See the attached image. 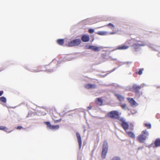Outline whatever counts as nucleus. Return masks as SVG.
I'll use <instances>...</instances> for the list:
<instances>
[{"mask_svg":"<svg viewBox=\"0 0 160 160\" xmlns=\"http://www.w3.org/2000/svg\"><path fill=\"white\" fill-rule=\"evenodd\" d=\"M108 144L107 141L103 142L102 152V157L103 159L105 158L108 150Z\"/></svg>","mask_w":160,"mask_h":160,"instance_id":"nucleus-1","label":"nucleus"},{"mask_svg":"<svg viewBox=\"0 0 160 160\" xmlns=\"http://www.w3.org/2000/svg\"><path fill=\"white\" fill-rule=\"evenodd\" d=\"M108 116L113 119H116L120 120V117L119 116L118 112L117 111H112L109 112L108 114Z\"/></svg>","mask_w":160,"mask_h":160,"instance_id":"nucleus-2","label":"nucleus"},{"mask_svg":"<svg viewBox=\"0 0 160 160\" xmlns=\"http://www.w3.org/2000/svg\"><path fill=\"white\" fill-rule=\"evenodd\" d=\"M146 45V43L142 42L141 43L135 42L133 44L132 46L136 51H138L141 50V47H144Z\"/></svg>","mask_w":160,"mask_h":160,"instance_id":"nucleus-3","label":"nucleus"},{"mask_svg":"<svg viewBox=\"0 0 160 160\" xmlns=\"http://www.w3.org/2000/svg\"><path fill=\"white\" fill-rule=\"evenodd\" d=\"M85 49H91L95 52H98L100 51L101 48L100 47L96 46L87 45L85 46Z\"/></svg>","mask_w":160,"mask_h":160,"instance_id":"nucleus-4","label":"nucleus"},{"mask_svg":"<svg viewBox=\"0 0 160 160\" xmlns=\"http://www.w3.org/2000/svg\"><path fill=\"white\" fill-rule=\"evenodd\" d=\"M141 85L140 86L137 85L136 84H134L132 86V88L134 90V92L135 95L140 96L141 94L140 93V92L139 91L140 90L141 88Z\"/></svg>","mask_w":160,"mask_h":160,"instance_id":"nucleus-5","label":"nucleus"},{"mask_svg":"<svg viewBox=\"0 0 160 160\" xmlns=\"http://www.w3.org/2000/svg\"><path fill=\"white\" fill-rule=\"evenodd\" d=\"M81 42V40L79 39H75L71 41L68 43V46L69 47H73L77 46L79 45Z\"/></svg>","mask_w":160,"mask_h":160,"instance_id":"nucleus-6","label":"nucleus"},{"mask_svg":"<svg viewBox=\"0 0 160 160\" xmlns=\"http://www.w3.org/2000/svg\"><path fill=\"white\" fill-rule=\"evenodd\" d=\"M119 120L122 122L121 124L122 127L125 130H127L128 128L129 125L128 123L126 122L125 119L121 117L120 118Z\"/></svg>","mask_w":160,"mask_h":160,"instance_id":"nucleus-7","label":"nucleus"},{"mask_svg":"<svg viewBox=\"0 0 160 160\" xmlns=\"http://www.w3.org/2000/svg\"><path fill=\"white\" fill-rule=\"evenodd\" d=\"M127 99L132 107H135L138 105V103L135 101L133 98H127Z\"/></svg>","mask_w":160,"mask_h":160,"instance_id":"nucleus-8","label":"nucleus"},{"mask_svg":"<svg viewBox=\"0 0 160 160\" xmlns=\"http://www.w3.org/2000/svg\"><path fill=\"white\" fill-rule=\"evenodd\" d=\"M76 135L78 143L79 148V149H80L81 148L82 144V142L81 141V137L79 133L78 132H77L76 133Z\"/></svg>","mask_w":160,"mask_h":160,"instance_id":"nucleus-9","label":"nucleus"},{"mask_svg":"<svg viewBox=\"0 0 160 160\" xmlns=\"http://www.w3.org/2000/svg\"><path fill=\"white\" fill-rule=\"evenodd\" d=\"M84 87L87 89H90L96 88V86L95 84L88 83L85 85H84Z\"/></svg>","mask_w":160,"mask_h":160,"instance_id":"nucleus-10","label":"nucleus"},{"mask_svg":"<svg viewBox=\"0 0 160 160\" xmlns=\"http://www.w3.org/2000/svg\"><path fill=\"white\" fill-rule=\"evenodd\" d=\"M146 139L145 137H144L143 134L142 133L138 136V140L140 142H144V141Z\"/></svg>","mask_w":160,"mask_h":160,"instance_id":"nucleus-11","label":"nucleus"},{"mask_svg":"<svg viewBox=\"0 0 160 160\" xmlns=\"http://www.w3.org/2000/svg\"><path fill=\"white\" fill-rule=\"evenodd\" d=\"M81 39L82 41L84 42H87L90 40L89 36L86 35H83L81 37Z\"/></svg>","mask_w":160,"mask_h":160,"instance_id":"nucleus-12","label":"nucleus"},{"mask_svg":"<svg viewBox=\"0 0 160 160\" xmlns=\"http://www.w3.org/2000/svg\"><path fill=\"white\" fill-rule=\"evenodd\" d=\"M114 95L120 102L123 101L124 100V98L122 95L116 93H114Z\"/></svg>","mask_w":160,"mask_h":160,"instance_id":"nucleus-13","label":"nucleus"},{"mask_svg":"<svg viewBox=\"0 0 160 160\" xmlns=\"http://www.w3.org/2000/svg\"><path fill=\"white\" fill-rule=\"evenodd\" d=\"M155 147L156 148L160 146V138H157L154 142Z\"/></svg>","mask_w":160,"mask_h":160,"instance_id":"nucleus-14","label":"nucleus"},{"mask_svg":"<svg viewBox=\"0 0 160 160\" xmlns=\"http://www.w3.org/2000/svg\"><path fill=\"white\" fill-rule=\"evenodd\" d=\"M129 47L128 46L122 45L121 46H118L117 48V49L119 50H125L128 49Z\"/></svg>","mask_w":160,"mask_h":160,"instance_id":"nucleus-15","label":"nucleus"},{"mask_svg":"<svg viewBox=\"0 0 160 160\" xmlns=\"http://www.w3.org/2000/svg\"><path fill=\"white\" fill-rule=\"evenodd\" d=\"M142 134H143V136L145 137V138H147L148 136L149 135V133L147 130H145L142 131Z\"/></svg>","mask_w":160,"mask_h":160,"instance_id":"nucleus-16","label":"nucleus"},{"mask_svg":"<svg viewBox=\"0 0 160 160\" xmlns=\"http://www.w3.org/2000/svg\"><path fill=\"white\" fill-rule=\"evenodd\" d=\"M119 105L122 108L124 109V110H126L128 109V107L126 106V104L125 103L122 104L121 102L119 103Z\"/></svg>","mask_w":160,"mask_h":160,"instance_id":"nucleus-17","label":"nucleus"},{"mask_svg":"<svg viewBox=\"0 0 160 160\" xmlns=\"http://www.w3.org/2000/svg\"><path fill=\"white\" fill-rule=\"evenodd\" d=\"M108 32L107 31H98L97 32V34L100 35H107Z\"/></svg>","mask_w":160,"mask_h":160,"instance_id":"nucleus-18","label":"nucleus"},{"mask_svg":"<svg viewBox=\"0 0 160 160\" xmlns=\"http://www.w3.org/2000/svg\"><path fill=\"white\" fill-rule=\"evenodd\" d=\"M59 128V125H51V126L49 129H51V130H57V129H58Z\"/></svg>","mask_w":160,"mask_h":160,"instance_id":"nucleus-19","label":"nucleus"},{"mask_svg":"<svg viewBox=\"0 0 160 160\" xmlns=\"http://www.w3.org/2000/svg\"><path fill=\"white\" fill-rule=\"evenodd\" d=\"M57 42L59 45H62L64 44V41L63 39H59L57 40Z\"/></svg>","mask_w":160,"mask_h":160,"instance_id":"nucleus-20","label":"nucleus"},{"mask_svg":"<svg viewBox=\"0 0 160 160\" xmlns=\"http://www.w3.org/2000/svg\"><path fill=\"white\" fill-rule=\"evenodd\" d=\"M127 133L128 135L132 138H134L135 137V134H134L132 132H127Z\"/></svg>","mask_w":160,"mask_h":160,"instance_id":"nucleus-21","label":"nucleus"},{"mask_svg":"<svg viewBox=\"0 0 160 160\" xmlns=\"http://www.w3.org/2000/svg\"><path fill=\"white\" fill-rule=\"evenodd\" d=\"M98 104L100 105H101L103 103V100L100 98H98L97 99Z\"/></svg>","mask_w":160,"mask_h":160,"instance_id":"nucleus-22","label":"nucleus"},{"mask_svg":"<svg viewBox=\"0 0 160 160\" xmlns=\"http://www.w3.org/2000/svg\"><path fill=\"white\" fill-rule=\"evenodd\" d=\"M0 130H3L5 132H7L8 129L5 126H0Z\"/></svg>","mask_w":160,"mask_h":160,"instance_id":"nucleus-23","label":"nucleus"},{"mask_svg":"<svg viewBox=\"0 0 160 160\" xmlns=\"http://www.w3.org/2000/svg\"><path fill=\"white\" fill-rule=\"evenodd\" d=\"M107 26H108L109 28H110L112 29H113L114 28V26L112 23H110L107 25Z\"/></svg>","mask_w":160,"mask_h":160,"instance_id":"nucleus-24","label":"nucleus"},{"mask_svg":"<svg viewBox=\"0 0 160 160\" xmlns=\"http://www.w3.org/2000/svg\"><path fill=\"white\" fill-rule=\"evenodd\" d=\"M0 100L4 103L6 102V98L3 96L2 97L0 98Z\"/></svg>","mask_w":160,"mask_h":160,"instance_id":"nucleus-25","label":"nucleus"},{"mask_svg":"<svg viewBox=\"0 0 160 160\" xmlns=\"http://www.w3.org/2000/svg\"><path fill=\"white\" fill-rule=\"evenodd\" d=\"M44 123L47 125V127L50 128L51 125V123L50 122L48 121L45 122H44Z\"/></svg>","mask_w":160,"mask_h":160,"instance_id":"nucleus-26","label":"nucleus"},{"mask_svg":"<svg viewBox=\"0 0 160 160\" xmlns=\"http://www.w3.org/2000/svg\"><path fill=\"white\" fill-rule=\"evenodd\" d=\"M145 126L148 129H150L151 128V125L150 123H145Z\"/></svg>","mask_w":160,"mask_h":160,"instance_id":"nucleus-27","label":"nucleus"},{"mask_svg":"<svg viewBox=\"0 0 160 160\" xmlns=\"http://www.w3.org/2000/svg\"><path fill=\"white\" fill-rule=\"evenodd\" d=\"M143 70V68L140 69L139 71L137 72V73L139 75H141L142 73V71Z\"/></svg>","mask_w":160,"mask_h":160,"instance_id":"nucleus-28","label":"nucleus"},{"mask_svg":"<svg viewBox=\"0 0 160 160\" xmlns=\"http://www.w3.org/2000/svg\"><path fill=\"white\" fill-rule=\"evenodd\" d=\"M111 160H121V159L119 157L116 156L113 157Z\"/></svg>","mask_w":160,"mask_h":160,"instance_id":"nucleus-29","label":"nucleus"},{"mask_svg":"<svg viewBox=\"0 0 160 160\" xmlns=\"http://www.w3.org/2000/svg\"><path fill=\"white\" fill-rule=\"evenodd\" d=\"M135 40L136 42L139 43V42H140V43H141V42H141V39L138 37L136 38L135 39Z\"/></svg>","mask_w":160,"mask_h":160,"instance_id":"nucleus-30","label":"nucleus"},{"mask_svg":"<svg viewBox=\"0 0 160 160\" xmlns=\"http://www.w3.org/2000/svg\"><path fill=\"white\" fill-rule=\"evenodd\" d=\"M94 31V29L92 28L89 29V32L90 33H93Z\"/></svg>","mask_w":160,"mask_h":160,"instance_id":"nucleus-31","label":"nucleus"},{"mask_svg":"<svg viewBox=\"0 0 160 160\" xmlns=\"http://www.w3.org/2000/svg\"><path fill=\"white\" fill-rule=\"evenodd\" d=\"M23 128L22 127V126H18L17 127L16 129H17L20 130V129H22Z\"/></svg>","mask_w":160,"mask_h":160,"instance_id":"nucleus-32","label":"nucleus"},{"mask_svg":"<svg viewBox=\"0 0 160 160\" xmlns=\"http://www.w3.org/2000/svg\"><path fill=\"white\" fill-rule=\"evenodd\" d=\"M61 120V119H59L58 120H55L54 121V122L56 123L58 122H60Z\"/></svg>","mask_w":160,"mask_h":160,"instance_id":"nucleus-33","label":"nucleus"},{"mask_svg":"<svg viewBox=\"0 0 160 160\" xmlns=\"http://www.w3.org/2000/svg\"><path fill=\"white\" fill-rule=\"evenodd\" d=\"M143 146L139 147L138 148V150L142 149L143 148Z\"/></svg>","mask_w":160,"mask_h":160,"instance_id":"nucleus-34","label":"nucleus"},{"mask_svg":"<svg viewBox=\"0 0 160 160\" xmlns=\"http://www.w3.org/2000/svg\"><path fill=\"white\" fill-rule=\"evenodd\" d=\"M116 33V32H112L109 33V34H114Z\"/></svg>","mask_w":160,"mask_h":160,"instance_id":"nucleus-35","label":"nucleus"},{"mask_svg":"<svg viewBox=\"0 0 160 160\" xmlns=\"http://www.w3.org/2000/svg\"><path fill=\"white\" fill-rule=\"evenodd\" d=\"M3 92L2 91H0V96H1L3 94Z\"/></svg>","mask_w":160,"mask_h":160,"instance_id":"nucleus-36","label":"nucleus"},{"mask_svg":"<svg viewBox=\"0 0 160 160\" xmlns=\"http://www.w3.org/2000/svg\"><path fill=\"white\" fill-rule=\"evenodd\" d=\"M118 68H114L111 71V72H113L115 70H116Z\"/></svg>","mask_w":160,"mask_h":160,"instance_id":"nucleus-37","label":"nucleus"},{"mask_svg":"<svg viewBox=\"0 0 160 160\" xmlns=\"http://www.w3.org/2000/svg\"><path fill=\"white\" fill-rule=\"evenodd\" d=\"M92 108V106H90L88 107V109H91Z\"/></svg>","mask_w":160,"mask_h":160,"instance_id":"nucleus-38","label":"nucleus"},{"mask_svg":"<svg viewBox=\"0 0 160 160\" xmlns=\"http://www.w3.org/2000/svg\"><path fill=\"white\" fill-rule=\"evenodd\" d=\"M35 72H38V71H37L36 70H35Z\"/></svg>","mask_w":160,"mask_h":160,"instance_id":"nucleus-39","label":"nucleus"},{"mask_svg":"<svg viewBox=\"0 0 160 160\" xmlns=\"http://www.w3.org/2000/svg\"><path fill=\"white\" fill-rule=\"evenodd\" d=\"M2 70V69H0V72Z\"/></svg>","mask_w":160,"mask_h":160,"instance_id":"nucleus-40","label":"nucleus"},{"mask_svg":"<svg viewBox=\"0 0 160 160\" xmlns=\"http://www.w3.org/2000/svg\"><path fill=\"white\" fill-rule=\"evenodd\" d=\"M29 114H28V116H27V117H29Z\"/></svg>","mask_w":160,"mask_h":160,"instance_id":"nucleus-41","label":"nucleus"},{"mask_svg":"<svg viewBox=\"0 0 160 160\" xmlns=\"http://www.w3.org/2000/svg\"><path fill=\"white\" fill-rule=\"evenodd\" d=\"M12 131H9L8 132V133H10V132H11Z\"/></svg>","mask_w":160,"mask_h":160,"instance_id":"nucleus-42","label":"nucleus"},{"mask_svg":"<svg viewBox=\"0 0 160 160\" xmlns=\"http://www.w3.org/2000/svg\"><path fill=\"white\" fill-rule=\"evenodd\" d=\"M71 60V59H69L68 60V61H69V60Z\"/></svg>","mask_w":160,"mask_h":160,"instance_id":"nucleus-43","label":"nucleus"},{"mask_svg":"<svg viewBox=\"0 0 160 160\" xmlns=\"http://www.w3.org/2000/svg\"><path fill=\"white\" fill-rule=\"evenodd\" d=\"M51 71V70H48V71H49H49Z\"/></svg>","mask_w":160,"mask_h":160,"instance_id":"nucleus-44","label":"nucleus"}]
</instances>
